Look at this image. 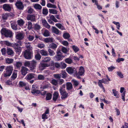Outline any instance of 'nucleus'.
<instances>
[{
  "instance_id": "7",
  "label": "nucleus",
  "mask_w": 128,
  "mask_h": 128,
  "mask_svg": "<svg viewBox=\"0 0 128 128\" xmlns=\"http://www.w3.org/2000/svg\"><path fill=\"white\" fill-rule=\"evenodd\" d=\"M14 16V14L12 13L3 14L2 15V18L3 20H6L8 18H12Z\"/></svg>"
},
{
  "instance_id": "27",
  "label": "nucleus",
  "mask_w": 128,
  "mask_h": 128,
  "mask_svg": "<svg viewBox=\"0 0 128 128\" xmlns=\"http://www.w3.org/2000/svg\"><path fill=\"white\" fill-rule=\"evenodd\" d=\"M49 12L50 14H58V12L56 10L54 9H49Z\"/></svg>"
},
{
  "instance_id": "45",
  "label": "nucleus",
  "mask_w": 128,
  "mask_h": 128,
  "mask_svg": "<svg viewBox=\"0 0 128 128\" xmlns=\"http://www.w3.org/2000/svg\"><path fill=\"white\" fill-rule=\"evenodd\" d=\"M43 35L45 36H50V33L49 31L47 30H45L43 33Z\"/></svg>"
},
{
  "instance_id": "62",
  "label": "nucleus",
  "mask_w": 128,
  "mask_h": 128,
  "mask_svg": "<svg viewBox=\"0 0 128 128\" xmlns=\"http://www.w3.org/2000/svg\"><path fill=\"white\" fill-rule=\"evenodd\" d=\"M115 68V67L112 66L108 68V70L109 72H112V70Z\"/></svg>"
},
{
  "instance_id": "22",
  "label": "nucleus",
  "mask_w": 128,
  "mask_h": 128,
  "mask_svg": "<svg viewBox=\"0 0 128 128\" xmlns=\"http://www.w3.org/2000/svg\"><path fill=\"white\" fill-rule=\"evenodd\" d=\"M56 26L58 28L61 29L62 30H65V29L64 26L61 24L60 23H57L55 24Z\"/></svg>"
},
{
  "instance_id": "39",
  "label": "nucleus",
  "mask_w": 128,
  "mask_h": 128,
  "mask_svg": "<svg viewBox=\"0 0 128 128\" xmlns=\"http://www.w3.org/2000/svg\"><path fill=\"white\" fill-rule=\"evenodd\" d=\"M70 35L69 34L67 33H65L63 35V37L65 39H68L69 38Z\"/></svg>"
},
{
  "instance_id": "33",
  "label": "nucleus",
  "mask_w": 128,
  "mask_h": 128,
  "mask_svg": "<svg viewBox=\"0 0 128 128\" xmlns=\"http://www.w3.org/2000/svg\"><path fill=\"white\" fill-rule=\"evenodd\" d=\"M25 45L26 48L28 49V50H31L32 49V47L31 46L30 43L29 42L25 44Z\"/></svg>"
},
{
  "instance_id": "14",
  "label": "nucleus",
  "mask_w": 128,
  "mask_h": 128,
  "mask_svg": "<svg viewBox=\"0 0 128 128\" xmlns=\"http://www.w3.org/2000/svg\"><path fill=\"white\" fill-rule=\"evenodd\" d=\"M35 74L33 73H30L27 75L26 77V79L28 80H31L35 78Z\"/></svg>"
},
{
  "instance_id": "25",
  "label": "nucleus",
  "mask_w": 128,
  "mask_h": 128,
  "mask_svg": "<svg viewBox=\"0 0 128 128\" xmlns=\"http://www.w3.org/2000/svg\"><path fill=\"white\" fill-rule=\"evenodd\" d=\"M17 22L18 24L20 26H22L24 23V20L22 19H20L18 20Z\"/></svg>"
},
{
  "instance_id": "64",
  "label": "nucleus",
  "mask_w": 128,
  "mask_h": 128,
  "mask_svg": "<svg viewBox=\"0 0 128 128\" xmlns=\"http://www.w3.org/2000/svg\"><path fill=\"white\" fill-rule=\"evenodd\" d=\"M117 75L119 76L120 78H123L124 76L120 72H117Z\"/></svg>"
},
{
  "instance_id": "42",
  "label": "nucleus",
  "mask_w": 128,
  "mask_h": 128,
  "mask_svg": "<svg viewBox=\"0 0 128 128\" xmlns=\"http://www.w3.org/2000/svg\"><path fill=\"white\" fill-rule=\"evenodd\" d=\"M51 60V58L50 57H46L43 59L42 61L44 62H49Z\"/></svg>"
},
{
  "instance_id": "47",
  "label": "nucleus",
  "mask_w": 128,
  "mask_h": 128,
  "mask_svg": "<svg viewBox=\"0 0 128 128\" xmlns=\"http://www.w3.org/2000/svg\"><path fill=\"white\" fill-rule=\"evenodd\" d=\"M66 66V64L63 62H61L60 64V68L62 69L65 68Z\"/></svg>"
},
{
  "instance_id": "56",
  "label": "nucleus",
  "mask_w": 128,
  "mask_h": 128,
  "mask_svg": "<svg viewBox=\"0 0 128 128\" xmlns=\"http://www.w3.org/2000/svg\"><path fill=\"white\" fill-rule=\"evenodd\" d=\"M45 46V45L43 44H39L37 45L38 47L40 48H44Z\"/></svg>"
},
{
  "instance_id": "6",
  "label": "nucleus",
  "mask_w": 128,
  "mask_h": 128,
  "mask_svg": "<svg viewBox=\"0 0 128 128\" xmlns=\"http://www.w3.org/2000/svg\"><path fill=\"white\" fill-rule=\"evenodd\" d=\"M66 70L69 74H74L76 75V68L73 67H69L66 68Z\"/></svg>"
},
{
  "instance_id": "63",
  "label": "nucleus",
  "mask_w": 128,
  "mask_h": 128,
  "mask_svg": "<svg viewBox=\"0 0 128 128\" xmlns=\"http://www.w3.org/2000/svg\"><path fill=\"white\" fill-rule=\"evenodd\" d=\"M4 43L8 46H10L12 45L11 44L9 41H5L4 42Z\"/></svg>"
},
{
  "instance_id": "26",
  "label": "nucleus",
  "mask_w": 128,
  "mask_h": 128,
  "mask_svg": "<svg viewBox=\"0 0 128 128\" xmlns=\"http://www.w3.org/2000/svg\"><path fill=\"white\" fill-rule=\"evenodd\" d=\"M58 93L57 92H54L53 94V100L54 101H56L58 98Z\"/></svg>"
},
{
  "instance_id": "58",
  "label": "nucleus",
  "mask_w": 128,
  "mask_h": 128,
  "mask_svg": "<svg viewBox=\"0 0 128 128\" xmlns=\"http://www.w3.org/2000/svg\"><path fill=\"white\" fill-rule=\"evenodd\" d=\"M58 80V83L59 85H61L64 82V80L62 79H59Z\"/></svg>"
},
{
  "instance_id": "28",
  "label": "nucleus",
  "mask_w": 128,
  "mask_h": 128,
  "mask_svg": "<svg viewBox=\"0 0 128 128\" xmlns=\"http://www.w3.org/2000/svg\"><path fill=\"white\" fill-rule=\"evenodd\" d=\"M14 61V60L12 58H8L6 59V63L8 64H11Z\"/></svg>"
},
{
  "instance_id": "2",
  "label": "nucleus",
  "mask_w": 128,
  "mask_h": 128,
  "mask_svg": "<svg viewBox=\"0 0 128 128\" xmlns=\"http://www.w3.org/2000/svg\"><path fill=\"white\" fill-rule=\"evenodd\" d=\"M22 46V42L20 40H18L16 43L13 44L12 45V46L15 49L16 52H20L21 51V47L20 46Z\"/></svg>"
},
{
  "instance_id": "37",
  "label": "nucleus",
  "mask_w": 128,
  "mask_h": 128,
  "mask_svg": "<svg viewBox=\"0 0 128 128\" xmlns=\"http://www.w3.org/2000/svg\"><path fill=\"white\" fill-rule=\"evenodd\" d=\"M19 87H23L26 86V84L25 82L23 81H20L19 83Z\"/></svg>"
},
{
  "instance_id": "15",
  "label": "nucleus",
  "mask_w": 128,
  "mask_h": 128,
  "mask_svg": "<svg viewBox=\"0 0 128 128\" xmlns=\"http://www.w3.org/2000/svg\"><path fill=\"white\" fill-rule=\"evenodd\" d=\"M42 23L43 25L46 28L49 29L50 28V26L48 24L46 21L45 19L42 20Z\"/></svg>"
},
{
  "instance_id": "54",
  "label": "nucleus",
  "mask_w": 128,
  "mask_h": 128,
  "mask_svg": "<svg viewBox=\"0 0 128 128\" xmlns=\"http://www.w3.org/2000/svg\"><path fill=\"white\" fill-rule=\"evenodd\" d=\"M35 58L36 59L38 60H40L41 58V56L39 54H37L35 55Z\"/></svg>"
},
{
  "instance_id": "43",
  "label": "nucleus",
  "mask_w": 128,
  "mask_h": 128,
  "mask_svg": "<svg viewBox=\"0 0 128 128\" xmlns=\"http://www.w3.org/2000/svg\"><path fill=\"white\" fill-rule=\"evenodd\" d=\"M50 19L52 20L55 22H58V20L53 15L50 16Z\"/></svg>"
},
{
  "instance_id": "44",
  "label": "nucleus",
  "mask_w": 128,
  "mask_h": 128,
  "mask_svg": "<svg viewBox=\"0 0 128 128\" xmlns=\"http://www.w3.org/2000/svg\"><path fill=\"white\" fill-rule=\"evenodd\" d=\"M52 84L57 86L58 84V80L55 79H53L52 80Z\"/></svg>"
},
{
  "instance_id": "5",
  "label": "nucleus",
  "mask_w": 128,
  "mask_h": 128,
  "mask_svg": "<svg viewBox=\"0 0 128 128\" xmlns=\"http://www.w3.org/2000/svg\"><path fill=\"white\" fill-rule=\"evenodd\" d=\"M13 70V68L12 66H8L6 70V73L4 74V76L6 77L10 76L12 73Z\"/></svg>"
},
{
  "instance_id": "30",
  "label": "nucleus",
  "mask_w": 128,
  "mask_h": 128,
  "mask_svg": "<svg viewBox=\"0 0 128 128\" xmlns=\"http://www.w3.org/2000/svg\"><path fill=\"white\" fill-rule=\"evenodd\" d=\"M65 61L66 63L69 64H70L73 63L72 60L69 58H66L65 60Z\"/></svg>"
},
{
  "instance_id": "31",
  "label": "nucleus",
  "mask_w": 128,
  "mask_h": 128,
  "mask_svg": "<svg viewBox=\"0 0 128 128\" xmlns=\"http://www.w3.org/2000/svg\"><path fill=\"white\" fill-rule=\"evenodd\" d=\"M40 53L42 56H47L48 55V54L47 51L42 50L40 51Z\"/></svg>"
},
{
  "instance_id": "41",
  "label": "nucleus",
  "mask_w": 128,
  "mask_h": 128,
  "mask_svg": "<svg viewBox=\"0 0 128 128\" xmlns=\"http://www.w3.org/2000/svg\"><path fill=\"white\" fill-rule=\"evenodd\" d=\"M48 51L49 52V55L50 56H53L55 54V53L54 51L50 49H49L48 50Z\"/></svg>"
},
{
  "instance_id": "23",
  "label": "nucleus",
  "mask_w": 128,
  "mask_h": 128,
  "mask_svg": "<svg viewBox=\"0 0 128 128\" xmlns=\"http://www.w3.org/2000/svg\"><path fill=\"white\" fill-rule=\"evenodd\" d=\"M52 31L53 32L57 34H58L59 33L58 30L54 26H52Z\"/></svg>"
},
{
  "instance_id": "52",
  "label": "nucleus",
  "mask_w": 128,
  "mask_h": 128,
  "mask_svg": "<svg viewBox=\"0 0 128 128\" xmlns=\"http://www.w3.org/2000/svg\"><path fill=\"white\" fill-rule=\"evenodd\" d=\"M62 50L63 53L65 54H66L68 52L67 49L64 47H62Z\"/></svg>"
},
{
  "instance_id": "36",
  "label": "nucleus",
  "mask_w": 128,
  "mask_h": 128,
  "mask_svg": "<svg viewBox=\"0 0 128 128\" xmlns=\"http://www.w3.org/2000/svg\"><path fill=\"white\" fill-rule=\"evenodd\" d=\"M17 74L16 71L14 72L11 77V79L12 80H14L17 77Z\"/></svg>"
},
{
  "instance_id": "19",
  "label": "nucleus",
  "mask_w": 128,
  "mask_h": 128,
  "mask_svg": "<svg viewBox=\"0 0 128 128\" xmlns=\"http://www.w3.org/2000/svg\"><path fill=\"white\" fill-rule=\"evenodd\" d=\"M72 84L70 82H68L66 83V88L69 90L72 89Z\"/></svg>"
},
{
  "instance_id": "59",
  "label": "nucleus",
  "mask_w": 128,
  "mask_h": 128,
  "mask_svg": "<svg viewBox=\"0 0 128 128\" xmlns=\"http://www.w3.org/2000/svg\"><path fill=\"white\" fill-rule=\"evenodd\" d=\"M32 23L30 22H28V28L29 29H31L32 28Z\"/></svg>"
},
{
  "instance_id": "3",
  "label": "nucleus",
  "mask_w": 128,
  "mask_h": 128,
  "mask_svg": "<svg viewBox=\"0 0 128 128\" xmlns=\"http://www.w3.org/2000/svg\"><path fill=\"white\" fill-rule=\"evenodd\" d=\"M0 32L1 34H4L6 37L11 38L12 36V32L5 28H2Z\"/></svg>"
},
{
  "instance_id": "48",
  "label": "nucleus",
  "mask_w": 128,
  "mask_h": 128,
  "mask_svg": "<svg viewBox=\"0 0 128 128\" xmlns=\"http://www.w3.org/2000/svg\"><path fill=\"white\" fill-rule=\"evenodd\" d=\"M42 14L45 16L48 13V10L46 8H43L42 11Z\"/></svg>"
},
{
  "instance_id": "24",
  "label": "nucleus",
  "mask_w": 128,
  "mask_h": 128,
  "mask_svg": "<svg viewBox=\"0 0 128 128\" xmlns=\"http://www.w3.org/2000/svg\"><path fill=\"white\" fill-rule=\"evenodd\" d=\"M60 74L61 75V77H62V78L64 79L66 78L67 74L65 70L62 71Z\"/></svg>"
},
{
  "instance_id": "46",
  "label": "nucleus",
  "mask_w": 128,
  "mask_h": 128,
  "mask_svg": "<svg viewBox=\"0 0 128 128\" xmlns=\"http://www.w3.org/2000/svg\"><path fill=\"white\" fill-rule=\"evenodd\" d=\"M44 40V41L46 43L51 42H52V38H45Z\"/></svg>"
},
{
  "instance_id": "60",
  "label": "nucleus",
  "mask_w": 128,
  "mask_h": 128,
  "mask_svg": "<svg viewBox=\"0 0 128 128\" xmlns=\"http://www.w3.org/2000/svg\"><path fill=\"white\" fill-rule=\"evenodd\" d=\"M22 65V62H16V66L17 68L20 67Z\"/></svg>"
},
{
  "instance_id": "10",
  "label": "nucleus",
  "mask_w": 128,
  "mask_h": 128,
  "mask_svg": "<svg viewBox=\"0 0 128 128\" xmlns=\"http://www.w3.org/2000/svg\"><path fill=\"white\" fill-rule=\"evenodd\" d=\"M31 92L32 94H35V95L37 96V94H40V91L37 90L36 86L34 85L32 86Z\"/></svg>"
},
{
  "instance_id": "50",
  "label": "nucleus",
  "mask_w": 128,
  "mask_h": 128,
  "mask_svg": "<svg viewBox=\"0 0 128 128\" xmlns=\"http://www.w3.org/2000/svg\"><path fill=\"white\" fill-rule=\"evenodd\" d=\"M54 77L56 79H60L61 78L60 74H54Z\"/></svg>"
},
{
  "instance_id": "16",
  "label": "nucleus",
  "mask_w": 128,
  "mask_h": 128,
  "mask_svg": "<svg viewBox=\"0 0 128 128\" xmlns=\"http://www.w3.org/2000/svg\"><path fill=\"white\" fill-rule=\"evenodd\" d=\"M3 8L5 11L10 12L11 10V7L10 5L7 4H5L2 6Z\"/></svg>"
},
{
  "instance_id": "61",
  "label": "nucleus",
  "mask_w": 128,
  "mask_h": 128,
  "mask_svg": "<svg viewBox=\"0 0 128 128\" xmlns=\"http://www.w3.org/2000/svg\"><path fill=\"white\" fill-rule=\"evenodd\" d=\"M28 38L29 40L30 41H32L33 40L34 38V37L33 36L29 35Z\"/></svg>"
},
{
  "instance_id": "4",
  "label": "nucleus",
  "mask_w": 128,
  "mask_h": 128,
  "mask_svg": "<svg viewBox=\"0 0 128 128\" xmlns=\"http://www.w3.org/2000/svg\"><path fill=\"white\" fill-rule=\"evenodd\" d=\"M85 72L84 68L82 66L80 67L79 69V71L78 72L76 70V77L78 79L80 78V76H82L84 74Z\"/></svg>"
},
{
  "instance_id": "1",
  "label": "nucleus",
  "mask_w": 128,
  "mask_h": 128,
  "mask_svg": "<svg viewBox=\"0 0 128 128\" xmlns=\"http://www.w3.org/2000/svg\"><path fill=\"white\" fill-rule=\"evenodd\" d=\"M37 64V62L34 60L30 61H26L24 63L25 66L29 67L30 68V70H32L35 68Z\"/></svg>"
},
{
  "instance_id": "49",
  "label": "nucleus",
  "mask_w": 128,
  "mask_h": 128,
  "mask_svg": "<svg viewBox=\"0 0 128 128\" xmlns=\"http://www.w3.org/2000/svg\"><path fill=\"white\" fill-rule=\"evenodd\" d=\"M72 48L75 52H77L79 50V48L77 46H72Z\"/></svg>"
},
{
  "instance_id": "17",
  "label": "nucleus",
  "mask_w": 128,
  "mask_h": 128,
  "mask_svg": "<svg viewBox=\"0 0 128 128\" xmlns=\"http://www.w3.org/2000/svg\"><path fill=\"white\" fill-rule=\"evenodd\" d=\"M27 19L28 20H30L32 21H35V16L33 15L30 14L28 15Z\"/></svg>"
},
{
  "instance_id": "11",
  "label": "nucleus",
  "mask_w": 128,
  "mask_h": 128,
  "mask_svg": "<svg viewBox=\"0 0 128 128\" xmlns=\"http://www.w3.org/2000/svg\"><path fill=\"white\" fill-rule=\"evenodd\" d=\"M11 27L14 30H16L18 29L17 28V25L16 24V22L14 20L11 21L10 22Z\"/></svg>"
},
{
  "instance_id": "34",
  "label": "nucleus",
  "mask_w": 128,
  "mask_h": 128,
  "mask_svg": "<svg viewBox=\"0 0 128 128\" xmlns=\"http://www.w3.org/2000/svg\"><path fill=\"white\" fill-rule=\"evenodd\" d=\"M47 6L49 8H57L55 5L50 3H48L47 4Z\"/></svg>"
},
{
  "instance_id": "20",
  "label": "nucleus",
  "mask_w": 128,
  "mask_h": 128,
  "mask_svg": "<svg viewBox=\"0 0 128 128\" xmlns=\"http://www.w3.org/2000/svg\"><path fill=\"white\" fill-rule=\"evenodd\" d=\"M6 52L8 55L10 56H13L14 54V52L10 48H7Z\"/></svg>"
},
{
  "instance_id": "8",
  "label": "nucleus",
  "mask_w": 128,
  "mask_h": 128,
  "mask_svg": "<svg viewBox=\"0 0 128 128\" xmlns=\"http://www.w3.org/2000/svg\"><path fill=\"white\" fill-rule=\"evenodd\" d=\"M31 54L32 52L30 50H26L24 52V56L26 59L29 60L31 58Z\"/></svg>"
},
{
  "instance_id": "18",
  "label": "nucleus",
  "mask_w": 128,
  "mask_h": 128,
  "mask_svg": "<svg viewBox=\"0 0 128 128\" xmlns=\"http://www.w3.org/2000/svg\"><path fill=\"white\" fill-rule=\"evenodd\" d=\"M62 54L57 55L54 57V58L56 61H58L62 60Z\"/></svg>"
},
{
  "instance_id": "40",
  "label": "nucleus",
  "mask_w": 128,
  "mask_h": 128,
  "mask_svg": "<svg viewBox=\"0 0 128 128\" xmlns=\"http://www.w3.org/2000/svg\"><path fill=\"white\" fill-rule=\"evenodd\" d=\"M34 6L36 9L40 10L42 8V6L40 4H34Z\"/></svg>"
},
{
  "instance_id": "51",
  "label": "nucleus",
  "mask_w": 128,
  "mask_h": 128,
  "mask_svg": "<svg viewBox=\"0 0 128 128\" xmlns=\"http://www.w3.org/2000/svg\"><path fill=\"white\" fill-rule=\"evenodd\" d=\"M45 77L43 75H39L38 77V79L39 80H43L44 79Z\"/></svg>"
},
{
  "instance_id": "21",
  "label": "nucleus",
  "mask_w": 128,
  "mask_h": 128,
  "mask_svg": "<svg viewBox=\"0 0 128 128\" xmlns=\"http://www.w3.org/2000/svg\"><path fill=\"white\" fill-rule=\"evenodd\" d=\"M61 95H62L61 98L63 100H64L68 96V93L66 92L61 94Z\"/></svg>"
},
{
  "instance_id": "38",
  "label": "nucleus",
  "mask_w": 128,
  "mask_h": 128,
  "mask_svg": "<svg viewBox=\"0 0 128 128\" xmlns=\"http://www.w3.org/2000/svg\"><path fill=\"white\" fill-rule=\"evenodd\" d=\"M34 30H38L40 29V26L39 25L36 24H34Z\"/></svg>"
},
{
  "instance_id": "32",
  "label": "nucleus",
  "mask_w": 128,
  "mask_h": 128,
  "mask_svg": "<svg viewBox=\"0 0 128 128\" xmlns=\"http://www.w3.org/2000/svg\"><path fill=\"white\" fill-rule=\"evenodd\" d=\"M50 48L54 50H55L57 47V45L56 44L54 43L50 44Z\"/></svg>"
},
{
  "instance_id": "29",
  "label": "nucleus",
  "mask_w": 128,
  "mask_h": 128,
  "mask_svg": "<svg viewBox=\"0 0 128 128\" xmlns=\"http://www.w3.org/2000/svg\"><path fill=\"white\" fill-rule=\"evenodd\" d=\"M102 82L101 80H99L98 84V86H100V87L102 88L103 90V92H105V90L104 87L102 84Z\"/></svg>"
},
{
  "instance_id": "55",
  "label": "nucleus",
  "mask_w": 128,
  "mask_h": 128,
  "mask_svg": "<svg viewBox=\"0 0 128 128\" xmlns=\"http://www.w3.org/2000/svg\"><path fill=\"white\" fill-rule=\"evenodd\" d=\"M113 93L114 94V95L115 96L117 97L118 96V92L116 90L113 89L112 90Z\"/></svg>"
},
{
  "instance_id": "13",
  "label": "nucleus",
  "mask_w": 128,
  "mask_h": 128,
  "mask_svg": "<svg viewBox=\"0 0 128 128\" xmlns=\"http://www.w3.org/2000/svg\"><path fill=\"white\" fill-rule=\"evenodd\" d=\"M28 70V69L26 68L23 66L22 67L21 69V72L22 74L25 76L27 73V72Z\"/></svg>"
},
{
  "instance_id": "12",
  "label": "nucleus",
  "mask_w": 128,
  "mask_h": 128,
  "mask_svg": "<svg viewBox=\"0 0 128 128\" xmlns=\"http://www.w3.org/2000/svg\"><path fill=\"white\" fill-rule=\"evenodd\" d=\"M24 34L23 33H19L16 34V38L17 39L21 40L24 38Z\"/></svg>"
},
{
  "instance_id": "9",
  "label": "nucleus",
  "mask_w": 128,
  "mask_h": 128,
  "mask_svg": "<svg viewBox=\"0 0 128 128\" xmlns=\"http://www.w3.org/2000/svg\"><path fill=\"white\" fill-rule=\"evenodd\" d=\"M15 5L16 8L20 10H23L24 8L22 3L20 1H17L15 4Z\"/></svg>"
},
{
  "instance_id": "35",
  "label": "nucleus",
  "mask_w": 128,
  "mask_h": 128,
  "mask_svg": "<svg viewBox=\"0 0 128 128\" xmlns=\"http://www.w3.org/2000/svg\"><path fill=\"white\" fill-rule=\"evenodd\" d=\"M52 95L50 93H48L46 94V100H50L52 98Z\"/></svg>"
},
{
  "instance_id": "57",
  "label": "nucleus",
  "mask_w": 128,
  "mask_h": 128,
  "mask_svg": "<svg viewBox=\"0 0 128 128\" xmlns=\"http://www.w3.org/2000/svg\"><path fill=\"white\" fill-rule=\"evenodd\" d=\"M7 50L5 48H3L1 49V52L3 55H4L6 52Z\"/></svg>"
},
{
  "instance_id": "53",
  "label": "nucleus",
  "mask_w": 128,
  "mask_h": 128,
  "mask_svg": "<svg viewBox=\"0 0 128 128\" xmlns=\"http://www.w3.org/2000/svg\"><path fill=\"white\" fill-rule=\"evenodd\" d=\"M72 82H73V85L76 86H77L79 84L78 82L75 80H72Z\"/></svg>"
}]
</instances>
